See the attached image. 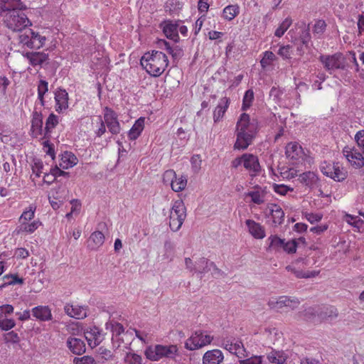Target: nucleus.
Segmentation results:
<instances>
[{"mask_svg":"<svg viewBox=\"0 0 364 364\" xmlns=\"http://www.w3.org/2000/svg\"><path fill=\"white\" fill-rule=\"evenodd\" d=\"M25 9L20 0H0V14L6 11L4 21L8 28L13 31H21L31 23L26 15L21 11Z\"/></svg>","mask_w":364,"mask_h":364,"instance_id":"nucleus-1","label":"nucleus"},{"mask_svg":"<svg viewBox=\"0 0 364 364\" xmlns=\"http://www.w3.org/2000/svg\"><path fill=\"white\" fill-rule=\"evenodd\" d=\"M256 131L257 125L250 121V116L245 113L242 114L236 125L235 149H246L252 144Z\"/></svg>","mask_w":364,"mask_h":364,"instance_id":"nucleus-2","label":"nucleus"},{"mask_svg":"<svg viewBox=\"0 0 364 364\" xmlns=\"http://www.w3.org/2000/svg\"><path fill=\"white\" fill-rule=\"evenodd\" d=\"M141 66L153 77L160 76L168 65L166 54L161 51L152 50L144 54L140 60Z\"/></svg>","mask_w":364,"mask_h":364,"instance_id":"nucleus-3","label":"nucleus"},{"mask_svg":"<svg viewBox=\"0 0 364 364\" xmlns=\"http://www.w3.org/2000/svg\"><path fill=\"white\" fill-rule=\"evenodd\" d=\"M144 355L151 361H159L164 358L175 359L178 355V348L176 345L156 344L148 346Z\"/></svg>","mask_w":364,"mask_h":364,"instance_id":"nucleus-4","label":"nucleus"},{"mask_svg":"<svg viewBox=\"0 0 364 364\" xmlns=\"http://www.w3.org/2000/svg\"><path fill=\"white\" fill-rule=\"evenodd\" d=\"M105 328L109 330L112 333V345L116 348V350H124V349H129L131 342L124 339L128 336L127 332L124 333L123 326L117 322L108 321L105 323Z\"/></svg>","mask_w":364,"mask_h":364,"instance_id":"nucleus-5","label":"nucleus"},{"mask_svg":"<svg viewBox=\"0 0 364 364\" xmlns=\"http://www.w3.org/2000/svg\"><path fill=\"white\" fill-rule=\"evenodd\" d=\"M186 218V208L183 200H176L169 214V227L173 232L178 231Z\"/></svg>","mask_w":364,"mask_h":364,"instance_id":"nucleus-6","label":"nucleus"},{"mask_svg":"<svg viewBox=\"0 0 364 364\" xmlns=\"http://www.w3.org/2000/svg\"><path fill=\"white\" fill-rule=\"evenodd\" d=\"M285 154L293 164H310L312 161V159L304 152L297 142L289 143L286 146Z\"/></svg>","mask_w":364,"mask_h":364,"instance_id":"nucleus-7","label":"nucleus"},{"mask_svg":"<svg viewBox=\"0 0 364 364\" xmlns=\"http://www.w3.org/2000/svg\"><path fill=\"white\" fill-rule=\"evenodd\" d=\"M213 338L206 331H196L185 342V348L189 350H195L210 344Z\"/></svg>","mask_w":364,"mask_h":364,"instance_id":"nucleus-8","label":"nucleus"},{"mask_svg":"<svg viewBox=\"0 0 364 364\" xmlns=\"http://www.w3.org/2000/svg\"><path fill=\"white\" fill-rule=\"evenodd\" d=\"M319 60L330 74L336 70L345 68L344 58L340 53L333 55H321L319 56Z\"/></svg>","mask_w":364,"mask_h":364,"instance_id":"nucleus-9","label":"nucleus"},{"mask_svg":"<svg viewBox=\"0 0 364 364\" xmlns=\"http://www.w3.org/2000/svg\"><path fill=\"white\" fill-rule=\"evenodd\" d=\"M163 181L165 184H169L175 192H180L185 189L187 185V178L184 176H177L173 170L169 169L164 172Z\"/></svg>","mask_w":364,"mask_h":364,"instance_id":"nucleus-10","label":"nucleus"},{"mask_svg":"<svg viewBox=\"0 0 364 364\" xmlns=\"http://www.w3.org/2000/svg\"><path fill=\"white\" fill-rule=\"evenodd\" d=\"M300 304L299 300L295 297H289L287 296H281L276 298H272L268 301L269 306L277 311H279L284 307H289L291 309H294Z\"/></svg>","mask_w":364,"mask_h":364,"instance_id":"nucleus-11","label":"nucleus"},{"mask_svg":"<svg viewBox=\"0 0 364 364\" xmlns=\"http://www.w3.org/2000/svg\"><path fill=\"white\" fill-rule=\"evenodd\" d=\"M103 114L105 122L109 131L112 134H119L120 132L121 127L117 119V113L108 107H105Z\"/></svg>","mask_w":364,"mask_h":364,"instance_id":"nucleus-12","label":"nucleus"},{"mask_svg":"<svg viewBox=\"0 0 364 364\" xmlns=\"http://www.w3.org/2000/svg\"><path fill=\"white\" fill-rule=\"evenodd\" d=\"M343 154L350 164L355 168H360L364 165L363 155L354 148L346 146L343 149Z\"/></svg>","mask_w":364,"mask_h":364,"instance_id":"nucleus-13","label":"nucleus"},{"mask_svg":"<svg viewBox=\"0 0 364 364\" xmlns=\"http://www.w3.org/2000/svg\"><path fill=\"white\" fill-rule=\"evenodd\" d=\"M66 346L75 355H82L86 350L85 342L74 336H69L66 341Z\"/></svg>","mask_w":364,"mask_h":364,"instance_id":"nucleus-14","label":"nucleus"},{"mask_svg":"<svg viewBox=\"0 0 364 364\" xmlns=\"http://www.w3.org/2000/svg\"><path fill=\"white\" fill-rule=\"evenodd\" d=\"M64 311L68 316L76 319H82L85 318L87 314V306L79 305L67 304L64 307Z\"/></svg>","mask_w":364,"mask_h":364,"instance_id":"nucleus-15","label":"nucleus"},{"mask_svg":"<svg viewBox=\"0 0 364 364\" xmlns=\"http://www.w3.org/2000/svg\"><path fill=\"white\" fill-rule=\"evenodd\" d=\"M55 111L58 113L68 108V93L64 89L55 92Z\"/></svg>","mask_w":364,"mask_h":364,"instance_id":"nucleus-16","label":"nucleus"},{"mask_svg":"<svg viewBox=\"0 0 364 364\" xmlns=\"http://www.w3.org/2000/svg\"><path fill=\"white\" fill-rule=\"evenodd\" d=\"M243 166L250 173H253L255 175L259 172L260 165L257 157L251 154H243Z\"/></svg>","mask_w":364,"mask_h":364,"instance_id":"nucleus-17","label":"nucleus"},{"mask_svg":"<svg viewBox=\"0 0 364 364\" xmlns=\"http://www.w3.org/2000/svg\"><path fill=\"white\" fill-rule=\"evenodd\" d=\"M245 224L248 228L249 233L255 239H263L265 237L264 228L259 223L253 220L248 219L245 221Z\"/></svg>","mask_w":364,"mask_h":364,"instance_id":"nucleus-18","label":"nucleus"},{"mask_svg":"<svg viewBox=\"0 0 364 364\" xmlns=\"http://www.w3.org/2000/svg\"><path fill=\"white\" fill-rule=\"evenodd\" d=\"M85 338L92 348L98 346L103 340V335L97 327H93L90 331L85 332Z\"/></svg>","mask_w":364,"mask_h":364,"instance_id":"nucleus-19","label":"nucleus"},{"mask_svg":"<svg viewBox=\"0 0 364 364\" xmlns=\"http://www.w3.org/2000/svg\"><path fill=\"white\" fill-rule=\"evenodd\" d=\"M230 104V100L227 97L220 99L218 105L213 111V121L215 123L221 121L226 112Z\"/></svg>","mask_w":364,"mask_h":364,"instance_id":"nucleus-20","label":"nucleus"},{"mask_svg":"<svg viewBox=\"0 0 364 364\" xmlns=\"http://www.w3.org/2000/svg\"><path fill=\"white\" fill-rule=\"evenodd\" d=\"M224 359L223 354L220 350L214 349L208 350L203 356V364H220Z\"/></svg>","mask_w":364,"mask_h":364,"instance_id":"nucleus-21","label":"nucleus"},{"mask_svg":"<svg viewBox=\"0 0 364 364\" xmlns=\"http://www.w3.org/2000/svg\"><path fill=\"white\" fill-rule=\"evenodd\" d=\"M224 348L231 353L235 354L238 358L245 355V349L240 341L227 340L223 343Z\"/></svg>","mask_w":364,"mask_h":364,"instance_id":"nucleus-22","label":"nucleus"},{"mask_svg":"<svg viewBox=\"0 0 364 364\" xmlns=\"http://www.w3.org/2000/svg\"><path fill=\"white\" fill-rule=\"evenodd\" d=\"M23 56L33 66L41 65L48 60V54L43 52H27Z\"/></svg>","mask_w":364,"mask_h":364,"instance_id":"nucleus-23","label":"nucleus"},{"mask_svg":"<svg viewBox=\"0 0 364 364\" xmlns=\"http://www.w3.org/2000/svg\"><path fill=\"white\" fill-rule=\"evenodd\" d=\"M31 132L34 137H38L43 134V116L40 112H34L33 113Z\"/></svg>","mask_w":364,"mask_h":364,"instance_id":"nucleus-24","label":"nucleus"},{"mask_svg":"<svg viewBox=\"0 0 364 364\" xmlns=\"http://www.w3.org/2000/svg\"><path fill=\"white\" fill-rule=\"evenodd\" d=\"M163 28V32L165 36L175 42L178 41V25L177 23H173L171 21L164 22L161 25Z\"/></svg>","mask_w":364,"mask_h":364,"instance_id":"nucleus-25","label":"nucleus"},{"mask_svg":"<svg viewBox=\"0 0 364 364\" xmlns=\"http://www.w3.org/2000/svg\"><path fill=\"white\" fill-rule=\"evenodd\" d=\"M105 242V235L100 231H95L92 232L88 240L87 247L92 250H96L101 247Z\"/></svg>","mask_w":364,"mask_h":364,"instance_id":"nucleus-26","label":"nucleus"},{"mask_svg":"<svg viewBox=\"0 0 364 364\" xmlns=\"http://www.w3.org/2000/svg\"><path fill=\"white\" fill-rule=\"evenodd\" d=\"M296 266L297 265H293V262H291L290 265L286 267V269L288 272L293 273L296 276V277L299 279L313 278L318 276L320 273L319 270L304 272L301 269H296Z\"/></svg>","mask_w":364,"mask_h":364,"instance_id":"nucleus-27","label":"nucleus"},{"mask_svg":"<svg viewBox=\"0 0 364 364\" xmlns=\"http://www.w3.org/2000/svg\"><path fill=\"white\" fill-rule=\"evenodd\" d=\"M33 316L40 321H46L52 319V314L47 306H38L32 309Z\"/></svg>","mask_w":364,"mask_h":364,"instance_id":"nucleus-28","label":"nucleus"},{"mask_svg":"<svg viewBox=\"0 0 364 364\" xmlns=\"http://www.w3.org/2000/svg\"><path fill=\"white\" fill-rule=\"evenodd\" d=\"M268 208L270 210L272 223L275 226L281 225L284 218V213L282 208L274 203L269 205Z\"/></svg>","mask_w":364,"mask_h":364,"instance_id":"nucleus-29","label":"nucleus"},{"mask_svg":"<svg viewBox=\"0 0 364 364\" xmlns=\"http://www.w3.org/2000/svg\"><path fill=\"white\" fill-rule=\"evenodd\" d=\"M287 358V355L283 350H272L267 354L269 362L274 364H284Z\"/></svg>","mask_w":364,"mask_h":364,"instance_id":"nucleus-30","label":"nucleus"},{"mask_svg":"<svg viewBox=\"0 0 364 364\" xmlns=\"http://www.w3.org/2000/svg\"><path fill=\"white\" fill-rule=\"evenodd\" d=\"M77 163V157L71 152L65 151L61 155L60 166L63 169L73 167Z\"/></svg>","mask_w":364,"mask_h":364,"instance_id":"nucleus-31","label":"nucleus"},{"mask_svg":"<svg viewBox=\"0 0 364 364\" xmlns=\"http://www.w3.org/2000/svg\"><path fill=\"white\" fill-rule=\"evenodd\" d=\"M144 117H139L134 124L128 132L129 139L134 140L137 139L144 128Z\"/></svg>","mask_w":364,"mask_h":364,"instance_id":"nucleus-32","label":"nucleus"},{"mask_svg":"<svg viewBox=\"0 0 364 364\" xmlns=\"http://www.w3.org/2000/svg\"><path fill=\"white\" fill-rule=\"evenodd\" d=\"M213 265V262H210L204 257L200 258L196 261V273L198 274L200 277L202 278L205 274L211 271V266Z\"/></svg>","mask_w":364,"mask_h":364,"instance_id":"nucleus-33","label":"nucleus"},{"mask_svg":"<svg viewBox=\"0 0 364 364\" xmlns=\"http://www.w3.org/2000/svg\"><path fill=\"white\" fill-rule=\"evenodd\" d=\"M266 191L262 188L257 187L255 191H249L246 193V196L251 198L252 203L260 205L264 203Z\"/></svg>","mask_w":364,"mask_h":364,"instance_id":"nucleus-34","label":"nucleus"},{"mask_svg":"<svg viewBox=\"0 0 364 364\" xmlns=\"http://www.w3.org/2000/svg\"><path fill=\"white\" fill-rule=\"evenodd\" d=\"M299 179L301 182L309 187L317 186L318 183V176L315 173L311 171L303 173L299 176Z\"/></svg>","mask_w":364,"mask_h":364,"instance_id":"nucleus-35","label":"nucleus"},{"mask_svg":"<svg viewBox=\"0 0 364 364\" xmlns=\"http://www.w3.org/2000/svg\"><path fill=\"white\" fill-rule=\"evenodd\" d=\"M125 352L124 356V362L125 364H141L142 358L141 355L135 353L133 350L129 349H124Z\"/></svg>","mask_w":364,"mask_h":364,"instance_id":"nucleus-36","label":"nucleus"},{"mask_svg":"<svg viewBox=\"0 0 364 364\" xmlns=\"http://www.w3.org/2000/svg\"><path fill=\"white\" fill-rule=\"evenodd\" d=\"M284 241V239H281L277 235H270L267 239V242H269L267 250L279 251L283 249Z\"/></svg>","mask_w":364,"mask_h":364,"instance_id":"nucleus-37","label":"nucleus"},{"mask_svg":"<svg viewBox=\"0 0 364 364\" xmlns=\"http://www.w3.org/2000/svg\"><path fill=\"white\" fill-rule=\"evenodd\" d=\"M59 122L58 117L53 113H51L46 122V127L44 129V137H48L51 131L58 125Z\"/></svg>","mask_w":364,"mask_h":364,"instance_id":"nucleus-38","label":"nucleus"},{"mask_svg":"<svg viewBox=\"0 0 364 364\" xmlns=\"http://www.w3.org/2000/svg\"><path fill=\"white\" fill-rule=\"evenodd\" d=\"M164 253L163 255V259L173 261L176 253L175 245L173 242L170 240H166L164 242Z\"/></svg>","mask_w":364,"mask_h":364,"instance_id":"nucleus-39","label":"nucleus"},{"mask_svg":"<svg viewBox=\"0 0 364 364\" xmlns=\"http://www.w3.org/2000/svg\"><path fill=\"white\" fill-rule=\"evenodd\" d=\"M31 42H30L29 48L39 49L44 45L46 42V37L41 36L38 33L32 31L31 33Z\"/></svg>","mask_w":364,"mask_h":364,"instance_id":"nucleus-40","label":"nucleus"},{"mask_svg":"<svg viewBox=\"0 0 364 364\" xmlns=\"http://www.w3.org/2000/svg\"><path fill=\"white\" fill-rule=\"evenodd\" d=\"M48 91V83L44 80H41L38 85V99L40 101L41 106L45 105L44 95Z\"/></svg>","mask_w":364,"mask_h":364,"instance_id":"nucleus-41","label":"nucleus"},{"mask_svg":"<svg viewBox=\"0 0 364 364\" xmlns=\"http://www.w3.org/2000/svg\"><path fill=\"white\" fill-rule=\"evenodd\" d=\"M347 176L348 171L339 163H337L331 178L336 181H343Z\"/></svg>","mask_w":364,"mask_h":364,"instance_id":"nucleus-42","label":"nucleus"},{"mask_svg":"<svg viewBox=\"0 0 364 364\" xmlns=\"http://www.w3.org/2000/svg\"><path fill=\"white\" fill-rule=\"evenodd\" d=\"M338 316V311L333 306L323 307L319 312V317L321 319H326L328 318H335Z\"/></svg>","mask_w":364,"mask_h":364,"instance_id":"nucleus-43","label":"nucleus"},{"mask_svg":"<svg viewBox=\"0 0 364 364\" xmlns=\"http://www.w3.org/2000/svg\"><path fill=\"white\" fill-rule=\"evenodd\" d=\"M239 14L237 5H229L223 9V16L228 21L232 20Z\"/></svg>","mask_w":364,"mask_h":364,"instance_id":"nucleus-44","label":"nucleus"},{"mask_svg":"<svg viewBox=\"0 0 364 364\" xmlns=\"http://www.w3.org/2000/svg\"><path fill=\"white\" fill-rule=\"evenodd\" d=\"M36 207L33 205H31L28 209L25 210L19 218V221L22 223L23 222L27 223L33 219L35 216Z\"/></svg>","mask_w":364,"mask_h":364,"instance_id":"nucleus-45","label":"nucleus"},{"mask_svg":"<svg viewBox=\"0 0 364 364\" xmlns=\"http://www.w3.org/2000/svg\"><path fill=\"white\" fill-rule=\"evenodd\" d=\"M40 225H41V223L38 220H33L30 223L23 222L21 225V230L31 234L37 230Z\"/></svg>","mask_w":364,"mask_h":364,"instance_id":"nucleus-46","label":"nucleus"},{"mask_svg":"<svg viewBox=\"0 0 364 364\" xmlns=\"http://www.w3.org/2000/svg\"><path fill=\"white\" fill-rule=\"evenodd\" d=\"M276 60V55L272 51H265L263 53V57L260 60V65L262 68L269 66Z\"/></svg>","mask_w":364,"mask_h":364,"instance_id":"nucleus-47","label":"nucleus"},{"mask_svg":"<svg viewBox=\"0 0 364 364\" xmlns=\"http://www.w3.org/2000/svg\"><path fill=\"white\" fill-rule=\"evenodd\" d=\"M292 23V20L290 18H285L276 29L274 35L277 37H282L287 30L290 27Z\"/></svg>","mask_w":364,"mask_h":364,"instance_id":"nucleus-48","label":"nucleus"},{"mask_svg":"<svg viewBox=\"0 0 364 364\" xmlns=\"http://www.w3.org/2000/svg\"><path fill=\"white\" fill-rule=\"evenodd\" d=\"M326 23L323 20H318L315 22L312 31L314 36L319 38L325 32Z\"/></svg>","mask_w":364,"mask_h":364,"instance_id":"nucleus-49","label":"nucleus"},{"mask_svg":"<svg viewBox=\"0 0 364 364\" xmlns=\"http://www.w3.org/2000/svg\"><path fill=\"white\" fill-rule=\"evenodd\" d=\"M336 166H337V163L327 164L325 162L321 166L320 168H321V172L325 176L331 178L332 176H333V171H335V168L336 167Z\"/></svg>","mask_w":364,"mask_h":364,"instance_id":"nucleus-50","label":"nucleus"},{"mask_svg":"<svg viewBox=\"0 0 364 364\" xmlns=\"http://www.w3.org/2000/svg\"><path fill=\"white\" fill-rule=\"evenodd\" d=\"M277 53L284 60L290 59L292 54V47L289 45L282 46L279 48Z\"/></svg>","mask_w":364,"mask_h":364,"instance_id":"nucleus-51","label":"nucleus"},{"mask_svg":"<svg viewBox=\"0 0 364 364\" xmlns=\"http://www.w3.org/2000/svg\"><path fill=\"white\" fill-rule=\"evenodd\" d=\"M300 314V316H302L306 320H310L313 318L316 314L319 316V312L315 307H308Z\"/></svg>","mask_w":364,"mask_h":364,"instance_id":"nucleus-52","label":"nucleus"},{"mask_svg":"<svg viewBox=\"0 0 364 364\" xmlns=\"http://www.w3.org/2000/svg\"><path fill=\"white\" fill-rule=\"evenodd\" d=\"M254 99V92L252 90H248L245 92L243 97L242 109H246L249 108Z\"/></svg>","mask_w":364,"mask_h":364,"instance_id":"nucleus-53","label":"nucleus"},{"mask_svg":"<svg viewBox=\"0 0 364 364\" xmlns=\"http://www.w3.org/2000/svg\"><path fill=\"white\" fill-rule=\"evenodd\" d=\"M16 323L12 318H4L0 319V328L2 331H9L13 328Z\"/></svg>","mask_w":364,"mask_h":364,"instance_id":"nucleus-54","label":"nucleus"},{"mask_svg":"<svg viewBox=\"0 0 364 364\" xmlns=\"http://www.w3.org/2000/svg\"><path fill=\"white\" fill-rule=\"evenodd\" d=\"M273 190L278 194L284 196L286 195L289 191H293V188L287 186L284 184H277L274 183L272 186Z\"/></svg>","mask_w":364,"mask_h":364,"instance_id":"nucleus-55","label":"nucleus"},{"mask_svg":"<svg viewBox=\"0 0 364 364\" xmlns=\"http://www.w3.org/2000/svg\"><path fill=\"white\" fill-rule=\"evenodd\" d=\"M50 173L53 177L51 181H46V179L45 178V183H46L48 184H50L53 181H55V178L58 176H68L69 175V173L60 170L57 166L50 169Z\"/></svg>","mask_w":364,"mask_h":364,"instance_id":"nucleus-56","label":"nucleus"},{"mask_svg":"<svg viewBox=\"0 0 364 364\" xmlns=\"http://www.w3.org/2000/svg\"><path fill=\"white\" fill-rule=\"evenodd\" d=\"M297 242L296 240H289L284 243L283 250L288 254L295 253L296 251Z\"/></svg>","mask_w":364,"mask_h":364,"instance_id":"nucleus-57","label":"nucleus"},{"mask_svg":"<svg viewBox=\"0 0 364 364\" xmlns=\"http://www.w3.org/2000/svg\"><path fill=\"white\" fill-rule=\"evenodd\" d=\"M43 162L40 160H35L33 164L32 165V171L33 173L36 175V177H40L41 174L43 173Z\"/></svg>","mask_w":364,"mask_h":364,"instance_id":"nucleus-58","label":"nucleus"},{"mask_svg":"<svg viewBox=\"0 0 364 364\" xmlns=\"http://www.w3.org/2000/svg\"><path fill=\"white\" fill-rule=\"evenodd\" d=\"M4 279L8 280L6 283L9 285L16 284H22L23 283V279L19 278L16 274H6L4 277Z\"/></svg>","mask_w":364,"mask_h":364,"instance_id":"nucleus-59","label":"nucleus"},{"mask_svg":"<svg viewBox=\"0 0 364 364\" xmlns=\"http://www.w3.org/2000/svg\"><path fill=\"white\" fill-rule=\"evenodd\" d=\"M262 359L261 355H255L245 360H240L239 362L240 364H262Z\"/></svg>","mask_w":364,"mask_h":364,"instance_id":"nucleus-60","label":"nucleus"},{"mask_svg":"<svg viewBox=\"0 0 364 364\" xmlns=\"http://www.w3.org/2000/svg\"><path fill=\"white\" fill-rule=\"evenodd\" d=\"M106 132L105 122L102 120L101 116L98 117L97 129L95 131L97 136L100 137Z\"/></svg>","mask_w":364,"mask_h":364,"instance_id":"nucleus-61","label":"nucleus"},{"mask_svg":"<svg viewBox=\"0 0 364 364\" xmlns=\"http://www.w3.org/2000/svg\"><path fill=\"white\" fill-rule=\"evenodd\" d=\"M73 363L74 364H96L94 358L88 355L81 358H75Z\"/></svg>","mask_w":364,"mask_h":364,"instance_id":"nucleus-62","label":"nucleus"},{"mask_svg":"<svg viewBox=\"0 0 364 364\" xmlns=\"http://www.w3.org/2000/svg\"><path fill=\"white\" fill-rule=\"evenodd\" d=\"M192 169L194 173H198L200 169L201 166V159L199 155H194L191 157V159Z\"/></svg>","mask_w":364,"mask_h":364,"instance_id":"nucleus-63","label":"nucleus"},{"mask_svg":"<svg viewBox=\"0 0 364 364\" xmlns=\"http://www.w3.org/2000/svg\"><path fill=\"white\" fill-rule=\"evenodd\" d=\"M355 139L359 147H360L364 152V130L358 131L355 135Z\"/></svg>","mask_w":364,"mask_h":364,"instance_id":"nucleus-64","label":"nucleus"}]
</instances>
